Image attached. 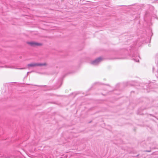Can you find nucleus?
<instances>
[{
	"mask_svg": "<svg viewBox=\"0 0 158 158\" xmlns=\"http://www.w3.org/2000/svg\"><path fill=\"white\" fill-rule=\"evenodd\" d=\"M47 64L46 63H35L28 64L27 65L28 67H34L37 66H46Z\"/></svg>",
	"mask_w": 158,
	"mask_h": 158,
	"instance_id": "1",
	"label": "nucleus"
},
{
	"mask_svg": "<svg viewBox=\"0 0 158 158\" xmlns=\"http://www.w3.org/2000/svg\"><path fill=\"white\" fill-rule=\"evenodd\" d=\"M27 44L32 47H35L36 46H39L41 45L42 44L40 43L34 42H27Z\"/></svg>",
	"mask_w": 158,
	"mask_h": 158,
	"instance_id": "2",
	"label": "nucleus"
},
{
	"mask_svg": "<svg viewBox=\"0 0 158 158\" xmlns=\"http://www.w3.org/2000/svg\"><path fill=\"white\" fill-rule=\"evenodd\" d=\"M102 59V58L101 57H99L92 61L91 63L94 65L97 64L101 61Z\"/></svg>",
	"mask_w": 158,
	"mask_h": 158,
	"instance_id": "3",
	"label": "nucleus"
},
{
	"mask_svg": "<svg viewBox=\"0 0 158 158\" xmlns=\"http://www.w3.org/2000/svg\"><path fill=\"white\" fill-rule=\"evenodd\" d=\"M144 152H151V150H146L144 151Z\"/></svg>",
	"mask_w": 158,
	"mask_h": 158,
	"instance_id": "4",
	"label": "nucleus"
},
{
	"mask_svg": "<svg viewBox=\"0 0 158 158\" xmlns=\"http://www.w3.org/2000/svg\"><path fill=\"white\" fill-rule=\"evenodd\" d=\"M134 60H135V61L136 62H138L139 61V60H137L134 59Z\"/></svg>",
	"mask_w": 158,
	"mask_h": 158,
	"instance_id": "5",
	"label": "nucleus"
},
{
	"mask_svg": "<svg viewBox=\"0 0 158 158\" xmlns=\"http://www.w3.org/2000/svg\"><path fill=\"white\" fill-rule=\"evenodd\" d=\"M17 69H25V68H17Z\"/></svg>",
	"mask_w": 158,
	"mask_h": 158,
	"instance_id": "6",
	"label": "nucleus"
}]
</instances>
